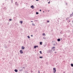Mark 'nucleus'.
<instances>
[{"mask_svg":"<svg viewBox=\"0 0 73 73\" xmlns=\"http://www.w3.org/2000/svg\"><path fill=\"white\" fill-rule=\"evenodd\" d=\"M27 37L28 38H30V36H27Z\"/></svg>","mask_w":73,"mask_h":73,"instance_id":"obj_28","label":"nucleus"},{"mask_svg":"<svg viewBox=\"0 0 73 73\" xmlns=\"http://www.w3.org/2000/svg\"><path fill=\"white\" fill-rule=\"evenodd\" d=\"M71 66H72V67H73V63H71Z\"/></svg>","mask_w":73,"mask_h":73,"instance_id":"obj_14","label":"nucleus"},{"mask_svg":"<svg viewBox=\"0 0 73 73\" xmlns=\"http://www.w3.org/2000/svg\"><path fill=\"white\" fill-rule=\"evenodd\" d=\"M48 52L50 53H52V50H48Z\"/></svg>","mask_w":73,"mask_h":73,"instance_id":"obj_3","label":"nucleus"},{"mask_svg":"<svg viewBox=\"0 0 73 73\" xmlns=\"http://www.w3.org/2000/svg\"><path fill=\"white\" fill-rule=\"evenodd\" d=\"M55 53H57V52H55Z\"/></svg>","mask_w":73,"mask_h":73,"instance_id":"obj_47","label":"nucleus"},{"mask_svg":"<svg viewBox=\"0 0 73 73\" xmlns=\"http://www.w3.org/2000/svg\"><path fill=\"white\" fill-rule=\"evenodd\" d=\"M39 58H43V56H40Z\"/></svg>","mask_w":73,"mask_h":73,"instance_id":"obj_18","label":"nucleus"},{"mask_svg":"<svg viewBox=\"0 0 73 73\" xmlns=\"http://www.w3.org/2000/svg\"><path fill=\"white\" fill-rule=\"evenodd\" d=\"M4 10V11H6L7 9V7H5L4 8H3Z\"/></svg>","mask_w":73,"mask_h":73,"instance_id":"obj_4","label":"nucleus"},{"mask_svg":"<svg viewBox=\"0 0 73 73\" xmlns=\"http://www.w3.org/2000/svg\"><path fill=\"white\" fill-rule=\"evenodd\" d=\"M73 16V14H71L70 15V17H72V16Z\"/></svg>","mask_w":73,"mask_h":73,"instance_id":"obj_12","label":"nucleus"},{"mask_svg":"<svg viewBox=\"0 0 73 73\" xmlns=\"http://www.w3.org/2000/svg\"><path fill=\"white\" fill-rule=\"evenodd\" d=\"M34 21H37V20H35Z\"/></svg>","mask_w":73,"mask_h":73,"instance_id":"obj_36","label":"nucleus"},{"mask_svg":"<svg viewBox=\"0 0 73 73\" xmlns=\"http://www.w3.org/2000/svg\"><path fill=\"white\" fill-rule=\"evenodd\" d=\"M39 14V13H38V12H36V15H38Z\"/></svg>","mask_w":73,"mask_h":73,"instance_id":"obj_17","label":"nucleus"},{"mask_svg":"<svg viewBox=\"0 0 73 73\" xmlns=\"http://www.w3.org/2000/svg\"><path fill=\"white\" fill-rule=\"evenodd\" d=\"M43 36H45V34L44 33H43L42 34Z\"/></svg>","mask_w":73,"mask_h":73,"instance_id":"obj_24","label":"nucleus"},{"mask_svg":"<svg viewBox=\"0 0 73 73\" xmlns=\"http://www.w3.org/2000/svg\"><path fill=\"white\" fill-rule=\"evenodd\" d=\"M25 49V47L24 46H22L21 49Z\"/></svg>","mask_w":73,"mask_h":73,"instance_id":"obj_9","label":"nucleus"},{"mask_svg":"<svg viewBox=\"0 0 73 73\" xmlns=\"http://www.w3.org/2000/svg\"><path fill=\"white\" fill-rule=\"evenodd\" d=\"M23 68H24V69H25V67H23Z\"/></svg>","mask_w":73,"mask_h":73,"instance_id":"obj_46","label":"nucleus"},{"mask_svg":"<svg viewBox=\"0 0 73 73\" xmlns=\"http://www.w3.org/2000/svg\"><path fill=\"white\" fill-rule=\"evenodd\" d=\"M63 73H65V71L63 72Z\"/></svg>","mask_w":73,"mask_h":73,"instance_id":"obj_42","label":"nucleus"},{"mask_svg":"<svg viewBox=\"0 0 73 73\" xmlns=\"http://www.w3.org/2000/svg\"><path fill=\"white\" fill-rule=\"evenodd\" d=\"M69 18H66V20H68L69 19Z\"/></svg>","mask_w":73,"mask_h":73,"instance_id":"obj_23","label":"nucleus"},{"mask_svg":"<svg viewBox=\"0 0 73 73\" xmlns=\"http://www.w3.org/2000/svg\"><path fill=\"white\" fill-rule=\"evenodd\" d=\"M70 21H71V19H68V21H67V22L68 23H70Z\"/></svg>","mask_w":73,"mask_h":73,"instance_id":"obj_7","label":"nucleus"},{"mask_svg":"<svg viewBox=\"0 0 73 73\" xmlns=\"http://www.w3.org/2000/svg\"><path fill=\"white\" fill-rule=\"evenodd\" d=\"M43 39H44L45 40V39H46V38H45V37H43Z\"/></svg>","mask_w":73,"mask_h":73,"instance_id":"obj_26","label":"nucleus"},{"mask_svg":"<svg viewBox=\"0 0 73 73\" xmlns=\"http://www.w3.org/2000/svg\"><path fill=\"white\" fill-rule=\"evenodd\" d=\"M56 68H53V73H56Z\"/></svg>","mask_w":73,"mask_h":73,"instance_id":"obj_1","label":"nucleus"},{"mask_svg":"<svg viewBox=\"0 0 73 73\" xmlns=\"http://www.w3.org/2000/svg\"><path fill=\"white\" fill-rule=\"evenodd\" d=\"M61 40H62V38H61Z\"/></svg>","mask_w":73,"mask_h":73,"instance_id":"obj_53","label":"nucleus"},{"mask_svg":"<svg viewBox=\"0 0 73 73\" xmlns=\"http://www.w3.org/2000/svg\"><path fill=\"white\" fill-rule=\"evenodd\" d=\"M63 37H66V35H64Z\"/></svg>","mask_w":73,"mask_h":73,"instance_id":"obj_25","label":"nucleus"},{"mask_svg":"<svg viewBox=\"0 0 73 73\" xmlns=\"http://www.w3.org/2000/svg\"><path fill=\"white\" fill-rule=\"evenodd\" d=\"M39 43H40V45H42V42H39Z\"/></svg>","mask_w":73,"mask_h":73,"instance_id":"obj_13","label":"nucleus"},{"mask_svg":"<svg viewBox=\"0 0 73 73\" xmlns=\"http://www.w3.org/2000/svg\"><path fill=\"white\" fill-rule=\"evenodd\" d=\"M23 69L22 68V69H21V70H19V71H20V72H22V71H23Z\"/></svg>","mask_w":73,"mask_h":73,"instance_id":"obj_15","label":"nucleus"},{"mask_svg":"<svg viewBox=\"0 0 73 73\" xmlns=\"http://www.w3.org/2000/svg\"><path fill=\"white\" fill-rule=\"evenodd\" d=\"M9 21H12V19H9Z\"/></svg>","mask_w":73,"mask_h":73,"instance_id":"obj_29","label":"nucleus"},{"mask_svg":"<svg viewBox=\"0 0 73 73\" xmlns=\"http://www.w3.org/2000/svg\"><path fill=\"white\" fill-rule=\"evenodd\" d=\"M32 25L33 26H35V24H34L33 23H32Z\"/></svg>","mask_w":73,"mask_h":73,"instance_id":"obj_16","label":"nucleus"},{"mask_svg":"<svg viewBox=\"0 0 73 73\" xmlns=\"http://www.w3.org/2000/svg\"><path fill=\"white\" fill-rule=\"evenodd\" d=\"M39 11H40V12H41V9H40L39 10Z\"/></svg>","mask_w":73,"mask_h":73,"instance_id":"obj_38","label":"nucleus"},{"mask_svg":"<svg viewBox=\"0 0 73 73\" xmlns=\"http://www.w3.org/2000/svg\"><path fill=\"white\" fill-rule=\"evenodd\" d=\"M48 4H50V2H48Z\"/></svg>","mask_w":73,"mask_h":73,"instance_id":"obj_37","label":"nucleus"},{"mask_svg":"<svg viewBox=\"0 0 73 73\" xmlns=\"http://www.w3.org/2000/svg\"><path fill=\"white\" fill-rule=\"evenodd\" d=\"M72 15H73V12L72 13Z\"/></svg>","mask_w":73,"mask_h":73,"instance_id":"obj_50","label":"nucleus"},{"mask_svg":"<svg viewBox=\"0 0 73 73\" xmlns=\"http://www.w3.org/2000/svg\"><path fill=\"white\" fill-rule=\"evenodd\" d=\"M15 5H17V6L19 5V4H18V3H17V2H15Z\"/></svg>","mask_w":73,"mask_h":73,"instance_id":"obj_2","label":"nucleus"},{"mask_svg":"<svg viewBox=\"0 0 73 73\" xmlns=\"http://www.w3.org/2000/svg\"><path fill=\"white\" fill-rule=\"evenodd\" d=\"M53 45L54 46H55L56 45V44H53Z\"/></svg>","mask_w":73,"mask_h":73,"instance_id":"obj_34","label":"nucleus"},{"mask_svg":"<svg viewBox=\"0 0 73 73\" xmlns=\"http://www.w3.org/2000/svg\"><path fill=\"white\" fill-rule=\"evenodd\" d=\"M61 41V39L60 38H58L57 39V41H58V42H60Z\"/></svg>","mask_w":73,"mask_h":73,"instance_id":"obj_10","label":"nucleus"},{"mask_svg":"<svg viewBox=\"0 0 73 73\" xmlns=\"http://www.w3.org/2000/svg\"><path fill=\"white\" fill-rule=\"evenodd\" d=\"M46 46V44H45L44 45V46Z\"/></svg>","mask_w":73,"mask_h":73,"instance_id":"obj_35","label":"nucleus"},{"mask_svg":"<svg viewBox=\"0 0 73 73\" xmlns=\"http://www.w3.org/2000/svg\"><path fill=\"white\" fill-rule=\"evenodd\" d=\"M20 23H21V24H23V21H21L20 22Z\"/></svg>","mask_w":73,"mask_h":73,"instance_id":"obj_20","label":"nucleus"},{"mask_svg":"<svg viewBox=\"0 0 73 73\" xmlns=\"http://www.w3.org/2000/svg\"><path fill=\"white\" fill-rule=\"evenodd\" d=\"M24 44H26V42H24Z\"/></svg>","mask_w":73,"mask_h":73,"instance_id":"obj_44","label":"nucleus"},{"mask_svg":"<svg viewBox=\"0 0 73 73\" xmlns=\"http://www.w3.org/2000/svg\"><path fill=\"white\" fill-rule=\"evenodd\" d=\"M71 26H72V24H70Z\"/></svg>","mask_w":73,"mask_h":73,"instance_id":"obj_52","label":"nucleus"},{"mask_svg":"<svg viewBox=\"0 0 73 73\" xmlns=\"http://www.w3.org/2000/svg\"><path fill=\"white\" fill-rule=\"evenodd\" d=\"M34 7H34V6H33V5H32V6H31V8L32 9H33Z\"/></svg>","mask_w":73,"mask_h":73,"instance_id":"obj_8","label":"nucleus"},{"mask_svg":"<svg viewBox=\"0 0 73 73\" xmlns=\"http://www.w3.org/2000/svg\"><path fill=\"white\" fill-rule=\"evenodd\" d=\"M14 71L15 72H18V70H17L16 69H15V70H14Z\"/></svg>","mask_w":73,"mask_h":73,"instance_id":"obj_11","label":"nucleus"},{"mask_svg":"<svg viewBox=\"0 0 73 73\" xmlns=\"http://www.w3.org/2000/svg\"><path fill=\"white\" fill-rule=\"evenodd\" d=\"M4 47L5 49H7V48H8V47H7V46L6 45H4Z\"/></svg>","mask_w":73,"mask_h":73,"instance_id":"obj_6","label":"nucleus"},{"mask_svg":"<svg viewBox=\"0 0 73 73\" xmlns=\"http://www.w3.org/2000/svg\"><path fill=\"white\" fill-rule=\"evenodd\" d=\"M31 22H33V21H31Z\"/></svg>","mask_w":73,"mask_h":73,"instance_id":"obj_48","label":"nucleus"},{"mask_svg":"<svg viewBox=\"0 0 73 73\" xmlns=\"http://www.w3.org/2000/svg\"><path fill=\"white\" fill-rule=\"evenodd\" d=\"M60 33V34H62V32L61 31Z\"/></svg>","mask_w":73,"mask_h":73,"instance_id":"obj_31","label":"nucleus"},{"mask_svg":"<svg viewBox=\"0 0 73 73\" xmlns=\"http://www.w3.org/2000/svg\"><path fill=\"white\" fill-rule=\"evenodd\" d=\"M54 50H55V49H54L53 51H54Z\"/></svg>","mask_w":73,"mask_h":73,"instance_id":"obj_45","label":"nucleus"},{"mask_svg":"<svg viewBox=\"0 0 73 73\" xmlns=\"http://www.w3.org/2000/svg\"><path fill=\"white\" fill-rule=\"evenodd\" d=\"M43 13H44V11H43Z\"/></svg>","mask_w":73,"mask_h":73,"instance_id":"obj_51","label":"nucleus"},{"mask_svg":"<svg viewBox=\"0 0 73 73\" xmlns=\"http://www.w3.org/2000/svg\"><path fill=\"white\" fill-rule=\"evenodd\" d=\"M36 46V48H38V46Z\"/></svg>","mask_w":73,"mask_h":73,"instance_id":"obj_32","label":"nucleus"},{"mask_svg":"<svg viewBox=\"0 0 73 73\" xmlns=\"http://www.w3.org/2000/svg\"><path fill=\"white\" fill-rule=\"evenodd\" d=\"M34 48L36 49V46H34Z\"/></svg>","mask_w":73,"mask_h":73,"instance_id":"obj_21","label":"nucleus"},{"mask_svg":"<svg viewBox=\"0 0 73 73\" xmlns=\"http://www.w3.org/2000/svg\"><path fill=\"white\" fill-rule=\"evenodd\" d=\"M9 43H11V41L9 40Z\"/></svg>","mask_w":73,"mask_h":73,"instance_id":"obj_33","label":"nucleus"},{"mask_svg":"<svg viewBox=\"0 0 73 73\" xmlns=\"http://www.w3.org/2000/svg\"><path fill=\"white\" fill-rule=\"evenodd\" d=\"M26 73H28V72L27 71H26Z\"/></svg>","mask_w":73,"mask_h":73,"instance_id":"obj_41","label":"nucleus"},{"mask_svg":"<svg viewBox=\"0 0 73 73\" xmlns=\"http://www.w3.org/2000/svg\"><path fill=\"white\" fill-rule=\"evenodd\" d=\"M52 49H55V47H54V46L52 48Z\"/></svg>","mask_w":73,"mask_h":73,"instance_id":"obj_27","label":"nucleus"},{"mask_svg":"<svg viewBox=\"0 0 73 73\" xmlns=\"http://www.w3.org/2000/svg\"><path fill=\"white\" fill-rule=\"evenodd\" d=\"M11 3H13V0H11Z\"/></svg>","mask_w":73,"mask_h":73,"instance_id":"obj_19","label":"nucleus"},{"mask_svg":"<svg viewBox=\"0 0 73 73\" xmlns=\"http://www.w3.org/2000/svg\"><path fill=\"white\" fill-rule=\"evenodd\" d=\"M72 69H73V68Z\"/></svg>","mask_w":73,"mask_h":73,"instance_id":"obj_55","label":"nucleus"},{"mask_svg":"<svg viewBox=\"0 0 73 73\" xmlns=\"http://www.w3.org/2000/svg\"><path fill=\"white\" fill-rule=\"evenodd\" d=\"M2 5H4V3H2Z\"/></svg>","mask_w":73,"mask_h":73,"instance_id":"obj_39","label":"nucleus"},{"mask_svg":"<svg viewBox=\"0 0 73 73\" xmlns=\"http://www.w3.org/2000/svg\"><path fill=\"white\" fill-rule=\"evenodd\" d=\"M39 52L40 54H42V51H40Z\"/></svg>","mask_w":73,"mask_h":73,"instance_id":"obj_22","label":"nucleus"},{"mask_svg":"<svg viewBox=\"0 0 73 73\" xmlns=\"http://www.w3.org/2000/svg\"><path fill=\"white\" fill-rule=\"evenodd\" d=\"M48 12H49V10H48Z\"/></svg>","mask_w":73,"mask_h":73,"instance_id":"obj_49","label":"nucleus"},{"mask_svg":"<svg viewBox=\"0 0 73 73\" xmlns=\"http://www.w3.org/2000/svg\"><path fill=\"white\" fill-rule=\"evenodd\" d=\"M31 37H33V35H31Z\"/></svg>","mask_w":73,"mask_h":73,"instance_id":"obj_40","label":"nucleus"},{"mask_svg":"<svg viewBox=\"0 0 73 73\" xmlns=\"http://www.w3.org/2000/svg\"><path fill=\"white\" fill-rule=\"evenodd\" d=\"M66 5H68V3H66Z\"/></svg>","mask_w":73,"mask_h":73,"instance_id":"obj_43","label":"nucleus"},{"mask_svg":"<svg viewBox=\"0 0 73 73\" xmlns=\"http://www.w3.org/2000/svg\"><path fill=\"white\" fill-rule=\"evenodd\" d=\"M20 52L21 54H22L23 53V50H20Z\"/></svg>","mask_w":73,"mask_h":73,"instance_id":"obj_5","label":"nucleus"},{"mask_svg":"<svg viewBox=\"0 0 73 73\" xmlns=\"http://www.w3.org/2000/svg\"><path fill=\"white\" fill-rule=\"evenodd\" d=\"M72 73H73V72H72Z\"/></svg>","mask_w":73,"mask_h":73,"instance_id":"obj_54","label":"nucleus"},{"mask_svg":"<svg viewBox=\"0 0 73 73\" xmlns=\"http://www.w3.org/2000/svg\"><path fill=\"white\" fill-rule=\"evenodd\" d=\"M47 23H49V20L47 21Z\"/></svg>","mask_w":73,"mask_h":73,"instance_id":"obj_30","label":"nucleus"}]
</instances>
